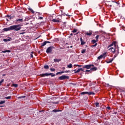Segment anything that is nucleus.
Returning <instances> with one entry per match:
<instances>
[{"label":"nucleus","instance_id":"obj_1","mask_svg":"<svg viewBox=\"0 0 125 125\" xmlns=\"http://www.w3.org/2000/svg\"><path fill=\"white\" fill-rule=\"evenodd\" d=\"M11 27L12 30H14V31H20L21 29V25L20 24L11 25Z\"/></svg>","mask_w":125,"mask_h":125},{"label":"nucleus","instance_id":"obj_2","mask_svg":"<svg viewBox=\"0 0 125 125\" xmlns=\"http://www.w3.org/2000/svg\"><path fill=\"white\" fill-rule=\"evenodd\" d=\"M53 49H55V47L53 46H50V47H48L46 50V53H47V54L49 53H51Z\"/></svg>","mask_w":125,"mask_h":125},{"label":"nucleus","instance_id":"obj_3","mask_svg":"<svg viewBox=\"0 0 125 125\" xmlns=\"http://www.w3.org/2000/svg\"><path fill=\"white\" fill-rule=\"evenodd\" d=\"M69 79H70L69 76L66 75H62L58 78L60 81H63V80H69Z\"/></svg>","mask_w":125,"mask_h":125},{"label":"nucleus","instance_id":"obj_4","mask_svg":"<svg viewBox=\"0 0 125 125\" xmlns=\"http://www.w3.org/2000/svg\"><path fill=\"white\" fill-rule=\"evenodd\" d=\"M117 43H118V42H117L116 41L113 42L111 44L108 46L107 49H109V47L113 46V45H114V46L115 47L117 46Z\"/></svg>","mask_w":125,"mask_h":125},{"label":"nucleus","instance_id":"obj_5","mask_svg":"<svg viewBox=\"0 0 125 125\" xmlns=\"http://www.w3.org/2000/svg\"><path fill=\"white\" fill-rule=\"evenodd\" d=\"M91 67H94V65L88 64V65H84L83 68H85L86 69H90Z\"/></svg>","mask_w":125,"mask_h":125},{"label":"nucleus","instance_id":"obj_6","mask_svg":"<svg viewBox=\"0 0 125 125\" xmlns=\"http://www.w3.org/2000/svg\"><path fill=\"white\" fill-rule=\"evenodd\" d=\"M73 71L74 72H75V74H77V73H80L81 71H82V72H83V68H79L77 70L76 69H74Z\"/></svg>","mask_w":125,"mask_h":125},{"label":"nucleus","instance_id":"obj_7","mask_svg":"<svg viewBox=\"0 0 125 125\" xmlns=\"http://www.w3.org/2000/svg\"><path fill=\"white\" fill-rule=\"evenodd\" d=\"M11 30H12L11 26H10L9 27L5 28L3 29V31H4V32H7V31H11Z\"/></svg>","mask_w":125,"mask_h":125},{"label":"nucleus","instance_id":"obj_8","mask_svg":"<svg viewBox=\"0 0 125 125\" xmlns=\"http://www.w3.org/2000/svg\"><path fill=\"white\" fill-rule=\"evenodd\" d=\"M16 24H18V23H21V22H23V18L17 19L16 20Z\"/></svg>","mask_w":125,"mask_h":125},{"label":"nucleus","instance_id":"obj_9","mask_svg":"<svg viewBox=\"0 0 125 125\" xmlns=\"http://www.w3.org/2000/svg\"><path fill=\"white\" fill-rule=\"evenodd\" d=\"M80 42H81V45H83L85 43V42H84V40H83V38H80Z\"/></svg>","mask_w":125,"mask_h":125},{"label":"nucleus","instance_id":"obj_10","mask_svg":"<svg viewBox=\"0 0 125 125\" xmlns=\"http://www.w3.org/2000/svg\"><path fill=\"white\" fill-rule=\"evenodd\" d=\"M40 76L41 77H47L48 76H49V74L48 73H44V74H41Z\"/></svg>","mask_w":125,"mask_h":125},{"label":"nucleus","instance_id":"obj_11","mask_svg":"<svg viewBox=\"0 0 125 125\" xmlns=\"http://www.w3.org/2000/svg\"><path fill=\"white\" fill-rule=\"evenodd\" d=\"M108 50H110V51H111L113 53H115V52H116V50H115V48L113 47H110L108 49Z\"/></svg>","mask_w":125,"mask_h":125},{"label":"nucleus","instance_id":"obj_12","mask_svg":"<svg viewBox=\"0 0 125 125\" xmlns=\"http://www.w3.org/2000/svg\"><path fill=\"white\" fill-rule=\"evenodd\" d=\"M61 60H62V59H54V62H55V63H58V62H60V61H61Z\"/></svg>","mask_w":125,"mask_h":125},{"label":"nucleus","instance_id":"obj_13","mask_svg":"<svg viewBox=\"0 0 125 125\" xmlns=\"http://www.w3.org/2000/svg\"><path fill=\"white\" fill-rule=\"evenodd\" d=\"M52 21V22H54L55 23H60V21H59V20L57 19H53Z\"/></svg>","mask_w":125,"mask_h":125},{"label":"nucleus","instance_id":"obj_14","mask_svg":"<svg viewBox=\"0 0 125 125\" xmlns=\"http://www.w3.org/2000/svg\"><path fill=\"white\" fill-rule=\"evenodd\" d=\"M45 45H46V41H45V42H43L42 43H41V47L42 48V47L44 46Z\"/></svg>","mask_w":125,"mask_h":125},{"label":"nucleus","instance_id":"obj_15","mask_svg":"<svg viewBox=\"0 0 125 125\" xmlns=\"http://www.w3.org/2000/svg\"><path fill=\"white\" fill-rule=\"evenodd\" d=\"M97 67H92L90 69V71H91L92 72H94L95 71H97Z\"/></svg>","mask_w":125,"mask_h":125},{"label":"nucleus","instance_id":"obj_16","mask_svg":"<svg viewBox=\"0 0 125 125\" xmlns=\"http://www.w3.org/2000/svg\"><path fill=\"white\" fill-rule=\"evenodd\" d=\"M85 35L86 36H91V35H92V32H91V31H89V32H87L85 33Z\"/></svg>","mask_w":125,"mask_h":125},{"label":"nucleus","instance_id":"obj_17","mask_svg":"<svg viewBox=\"0 0 125 125\" xmlns=\"http://www.w3.org/2000/svg\"><path fill=\"white\" fill-rule=\"evenodd\" d=\"M87 94H88V95H95V93L93 92H87Z\"/></svg>","mask_w":125,"mask_h":125},{"label":"nucleus","instance_id":"obj_18","mask_svg":"<svg viewBox=\"0 0 125 125\" xmlns=\"http://www.w3.org/2000/svg\"><path fill=\"white\" fill-rule=\"evenodd\" d=\"M11 38H10L9 39H3V42H10V41H11Z\"/></svg>","mask_w":125,"mask_h":125},{"label":"nucleus","instance_id":"obj_19","mask_svg":"<svg viewBox=\"0 0 125 125\" xmlns=\"http://www.w3.org/2000/svg\"><path fill=\"white\" fill-rule=\"evenodd\" d=\"M62 16H61V15H59L57 18V20H59V21H60V20H62Z\"/></svg>","mask_w":125,"mask_h":125},{"label":"nucleus","instance_id":"obj_20","mask_svg":"<svg viewBox=\"0 0 125 125\" xmlns=\"http://www.w3.org/2000/svg\"><path fill=\"white\" fill-rule=\"evenodd\" d=\"M6 52H11V51L9 50H6L5 51H2L1 52L2 53H6Z\"/></svg>","mask_w":125,"mask_h":125},{"label":"nucleus","instance_id":"obj_21","mask_svg":"<svg viewBox=\"0 0 125 125\" xmlns=\"http://www.w3.org/2000/svg\"><path fill=\"white\" fill-rule=\"evenodd\" d=\"M12 86H14V87H18V84L12 83Z\"/></svg>","mask_w":125,"mask_h":125},{"label":"nucleus","instance_id":"obj_22","mask_svg":"<svg viewBox=\"0 0 125 125\" xmlns=\"http://www.w3.org/2000/svg\"><path fill=\"white\" fill-rule=\"evenodd\" d=\"M113 61H114V58H112L111 60H110V61H107V62H106V63H112V62H113Z\"/></svg>","mask_w":125,"mask_h":125},{"label":"nucleus","instance_id":"obj_23","mask_svg":"<svg viewBox=\"0 0 125 125\" xmlns=\"http://www.w3.org/2000/svg\"><path fill=\"white\" fill-rule=\"evenodd\" d=\"M103 57V56H102V55H101L100 56L98 57V60H100V59H102Z\"/></svg>","mask_w":125,"mask_h":125},{"label":"nucleus","instance_id":"obj_24","mask_svg":"<svg viewBox=\"0 0 125 125\" xmlns=\"http://www.w3.org/2000/svg\"><path fill=\"white\" fill-rule=\"evenodd\" d=\"M63 73H64V71H61V72H57L56 73V75H62V74H63Z\"/></svg>","mask_w":125,"mask_h":125},{"label":"nucleus","instance_id":"obj_25","mask_svg":"<svg viewBox=\"0 0 125 125\" xmlns=\"http://www.w3.org/2000/svg\"><path fill=\"white\" fill-rule=\"evenodd\" d=\"M52 112H62L61 110H57V109H54L52 110Z\"/></svg>","mask_w":125,"mask_h":125},{"label":"nucleus","instance_id":"obj_26","mask_svg":"<svg viewBox=\"0 0 125 125\" xmlns=\"http://www.w3.org/2000/svg\"><path fill=\"white\" fill-rule=\"evenodd\" d=\"M6 17H7L10 20H11L12 19H13V18L12 17H11L10 16L7 15Z\"/></svg>","mask_w":125,"mask_h":125},{"label":"nucleus","instance_id":"obj_27","mask_svg":"<svg viewBox=\"0 0 125 125\" xmlns=\"http://www.w3.org/2000/svg\"><path fill=\"white\" fill-rule=\"evenodd\" d=\"M119 54V50H118V52H117V54H115L113 58H114V60L115 59V58H116V57H117V56H118V55Z\"/></svg>","mask_w":125,"mask_h":125},{"label":"nucleus","instance_id":"obj_28","mask_svg":"<svg viewBox=\"0 0 125 125\" xmlns=\"http://www.w3.org/2000/svg\"><path fill=\"white\" fill-rule=\"evenodd\" d=\"M49 76H51V77H55V74H54V73H49Z\"/></svg>","mask_w":125,"mask_h":125},{"label":"nucleus","instance_id":"obj_29","mask_svg":"<svg viewBox=\"0 0 125 125\" xmlns=\"http://www.w3.org/2000/svg\"><path fill=\"white\" fill-rule=\"evenodd\" d=\"M25 97H26V96H22L19 97L18 98V99H22L23 98H25Z\"/></svg>","mask_w":125,"mask_h":125},{"label":"nucleus","instance_id":"obj_30","mask_svg":"<svg viewBox=\"0 0 125 125\" xmlns=\"http://www.w3.org/2000/svg\"><path fill=\"white\" fill-rule=\"evenodd\" d=\"M82 95H84V94H87V92H82L81 93Z\"/></svg>","mask_w":125,"mask_h":125},{"label":"nucleus","instance_id":"obj_31","mask_svg":"<svg viewBox=\"0 0 125 125\" xmlns=\"http://www.w3.org/2000/svg\"><path fill=\"white\" fill-rule=\"evenodd\" d=\"M5 103V101H0V105H1L2 104H4Z\"/></svg>","mask_w":125,"mask_h":125},{"label":"nucleus","instance_id":"obj_32","mask_svg":"<svg viewBox=\"0 0 125 125\" xmlns=\"http://www.w3.org/2000/svg\"><path fill=\"white\" fill-rule=\"evenodd\" d=\"M68 68H72L73 65L71 63H70L69 65H67Z\"/></svg>","mask_w":125,"mask_h":125},{"label":"nucleus","instance_id":"obj_33","mask_svg":"<svg viewBox=\"0 0 125 125\" xmlns=\"http://www.w3.org/2000/svg\"><path fill=\"white\" fill-rule=\"evenodd\" d=\"M96 42H98V39H99V35H97L95 37Z\"/></svg>","mask_w":125,"mask_h":125},{"label":"nucleus","instance_id":"obj_34","mask_svg":"<svg viewBox=\"0 0 125 125\" xmlns=\"http://www.w3.org/2000/svg\"><path fill=\"white\" fill-rule=\"evenodd\" d=\"M98 41H96V40H92L91 42H92V43L94 44L96 43V42H97Z\"/></svg>","mask_w":125,"mask_h":125},{"label":"nucleus","instance_id":"obj_35","mask_svg":"<svg viewBox=\"0 0 125 125\" xmlns=\"http://www.w3.org/2000/svg\"><path fill=\"white\" fill-rule=\"evenodd\" d=\"M44 68L45 69H49V66H48V65H45L44 66Z\"/></svg>","mask_w":125,"mask_h":125},{"label":"nucleus","instance_id":"obj_36","mask_svg":"<svg viewBox=\"0 0 125 125\" xmlns=\"http://www.w3.org/2000/svg\"><path fill=\"white\" fill-rule=\"evenodd\" d=\"M78 31V30L77 29H74L72 31V33H77Z\"/></svg>","mask_w":125,"mask_h":125},{"label":"nucleus","instance_id":"obj_37","mask_svg":"<svg viewBox=\"0 0 125 125\" xmlns=\"http://www.w3.org/2000/svg\"><path fill=\"white\" fill-rule=\"evenodd\" d=\"M95 105H96V107H99V103H95Z\"/></svg>","mask_w":125,"mask_h":125},{"label":"nucleus","instance_id":"obj_38","mask_svg":"<svg viewBox=\"0 0 125 125\" xmlns=\"http://www.w3.org/2000/svg\"><path fill=\"white\" fill-rule=\"evenodd\" d=\"M97 44H98L97 43H95V44L91 45V47H95V46H97Z\"/></svg>","mask_w":125,"mask_h":125},{"label":"nucleus","instance_id":"obj_39","mask_svg":"<svg viewBox=\"0 0 125 125\" xmlns=\"http://www.w3.org/2000/svg\"><path fill=\"white\" fill-rule=\"evenodd\" d=\"M4 82V79H2L0 81V85H1V84L2 83Z\"/></svg>","mask_w":125,"mask_h":125},{"label":"nucleus","instance_id":"obj_40","mask_svg":"<svg viewBox=\"0 0 125 125\" xmlns=\"http://www.w3.org/2000/svg\"><path fill=\"white\" fill-rule=\"evenodd\" d=\"M11 99V96H8V97H5V99Z\"/></svg>","mask_w":125,"mask_h":125},{"label":"nucleus","instance_id":"obj_41","mask_svg":"<svg viewBox=\"0 0 125 125\" xmlns=\"http://www.w3.org/2000/svg\"><path fill=\"white\" fill-rule=\"evenodd\" d=\"M85 51H86V50H85V49H83V50H82L81 53H85Z\"/></svg>","mask_w":125,"mask_h":125},{"label":"nucleus","instance_id":"obj_42","mask_svg":"<svg viewBox=\"0 0 125 125\" xmlns=\"http://www.w3.org/2000/svg\"><path fill=\"white\" fill-rule=\"evenodd\" d=\"M106 54H107V53L105 52V53H104L102 55L103 56V57H104H104H105V55H106Z\"/></svg>","mask_w":125,"mask_h":125},{"label":"nucleus","instance_id":"obj_43","mask_svg":"<svg viewBox=\"0 0 125 125\" xmlns=\"http://www.w3.org/2000/svg\"><path fill=\"white\" fill-rule=\"evenodd\" d=\"M50 70L51 72H54L55 71V69L54 68H50Z\"/></svg>","mask_w":125,"mask_h":125},{"label":"nucleus","instance_id":"obj_44","mask_svg":"<svg viewBox=\"0 0 125 125\" xmlns=\"http://www.w3.org/2000/svg\"><path fill=\"white\" fill-rule=\"evenodd\" d=\"M74 66H77V67H82V65L79 64H75Z\"/></svg>","mask_w":125,"mask_h":125},{"label":"nucleus","instance_id":"obj_45","mask_svg":"<svg viewBox=\"0 0 125 125\" xmlns=\"http://www.w3.org/2000/svg\"><path fill=\"white\" fill-rule=\"evenodd\" d=\"M30 57H31V58H33V57H34V56L33 55V52H31Z\"/></svg>","mask_w":125,"mask_h":125},{"label":"nucleus","instance_id":"obj_46","mask_svg":"<svg viewBox=\"0 0 125 125\" xmlns=\"http://www.w3.org/2000/svg\"><path fill=\"white\" fill-rule=\"evenodd\" d=\"M106 108H107L108 110H111V107L110 106H107Z\"/></svg>","mask_w":125,"mask_h":125},{"label":"nucleus","instance_id":"obj_47","mask_svg":"<svg viewBox=\"0 0 125 125\" xmlns=\"http://www.w3.org/2000/svg\"><path fill=\"white\" fill-rule=\"evenodd\" d=\"M70 72V70H66L65 71H64V73H69Z\"/></svg>","mask_w":125,"mask_h":125},{"label":"nucleus","instance_id":"obj_48","mask_svg":"<svg viewBox=\"0 0 125 125\" xmlns=\"http://www.w3.org/2000/svg\"><path fill=\"white\" fill-rule=\"evenodd\" d=\"M43 18H42V17H40L39 19H40L41 20H42Z\"/></svg>","mask_w":125,"mask_h":125},{"label":"nucleus","instance_id":"obj_49","mask_svg":"<svg viewBox=\"0 0 125 125\" xmlns=\"http://www.w3.org/2000/svg\"><path fill=\"white\" fill-rule=\"evenodd\" d=\"M46 43H51L49 41H46Z\"/></svg>","mask_w":125,"mask_h":125},{"label":"nucleus","instance_id":"obj_50","mask_svg":"<svg viewBox=\"0 0 125 125\" xmlns=\"http://www.w3.org/2000/svg\"><path fill=\"white\" fill-rule=\"evenodd\" d=\"M115 3H117V4H120V3L118 2H116V1H115Z\"/></svg>","mask_w":125,"mask_h":125},{"label":"nucleus","instance_id":"obj_51","mask_svg":"<svg viewBox=\"0 0 125 125\" xmlns=\"http://www.w3.org/2000/svg\"><path fill=\"white\" fill-rule=\"evenodd\" d=\"M85 72H90V70H85Z\"/></svg>","mask_w":125,"mask_h":125},{"label":"nucleus","instance_id":"obj_52","mask_svg":"<svg viewBox=\"0 0 125 125\" xmlns=\"http://www.w3.org/2000/svg\"><path fill=\"white\" fill-rule=\"evenodd\" d=\"M65 69H66V68H65V67H62V69H63V70H65Z\"/></svg>","mask_w":125,"mask_h":125},{"label":"nucleus","instance_id":"obj_53","mask_svg":"<svg viewBox=\"0 0 125 125\" xmlns=\"http://www.w3.org/2000/svg\"><path fill=\"white\" fill-rule=\"evenodd\" d=\"M54 104H58V102H57L56 103H54Z\"/></svg>","mask_w":125,"mask_h":125},{"label":"nucleus","instance_id":"obj_54","mask_svg":"<svg viewBox=\"0 0 125 125\" xmlns=\"http://www.w3.org/2000/svg\"><path fill=\"white\" fill-rule=\"evenodd\" d=\"M70 36H73L72 33H71V34H70Z\"/></svg>","mask_w":125,"mask_h":125},{"label":"nucleus","instance_id":"obj_55","mask_svg":"<svg viewBox=\"0 0 125 125\" xmlns=\"http://www.w3.org/2000/svg\"><path fill=\"white\" fill-rule=\"evenodd\" d=\"M4 76H5V74L3 75V77H4Z\"/></svg>","mask_w":125,"mask_h":125},{"label":"nucleus","instance_id":"obj_56","mask_svg":"<svg viewBox=\"0 0 125 125\" xmlns=\"http://www.w3.org/2000/svg\"><path fill=\"white\" fill-rule=\"evenodd\" d=\"M70 47H71V48H72V47H73V46H71Z\"/></svg>","mask_w":125,"mask_h":125},{"label":"nucleus","instance_id":"obj_57","mask_svg":"<svg viewBox=\"0 0 125 125\" xmlns=\"http://www.w3.org/2000/svg\"><path fill=\"white\" fill-rule=\"evenodd\" d=\"M78 34H79V32L77 33H76V35H78Z\"/></svg>","mask_w":125,"mask_h":125},{"label":"nucleus","instance_id":"obj_58","mask_svg":"<svg viewBox=\"0 0 125 125\" xmlns=\"http://www.w3.org/2000/svg\"><path fill=\"white\" fill-rule=\"evenodd\" d=\"M7 21H8V19H7Z\"/></svg>","mask_w":125,"mask_h":125}]
</instances>
